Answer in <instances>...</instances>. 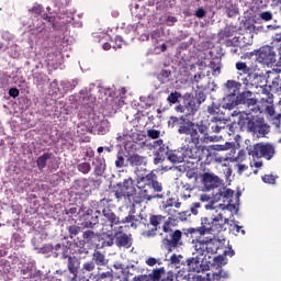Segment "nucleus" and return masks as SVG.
Listing matches in <instances>:
<instances>
[{"label":"nucleus","mask_w":281,"mask_h":281,"mask_svg":"<svg viewBox=\"0 0 281 281\" xmlns=\"http://www.w3.org/2000/svg\"><path fill=\"white\" fill-rule=\"evenodd\" d=\"M204 207L205 210H210L211 217H203L201 220L202 227L190 229V234H200V238H203L205 234H212V232H216L217 234L225 232L227 225H229V218L238 212L236 204L231 203L216 204L215 202H210Z\"/></svg>","instance_id":"f257e3e1"},{"label":"nucleus","mask_w":281,"mask_h":281,"mask_svg":"<svg viewBox=\"0 0 281 281\" xmlns=\"http://www.w3.org/2000/svg\"><path fill=\"white\" fill-rule=\"evenodd\" d=\"M193 254L192 257L187 259V267L189 271L194 273H203L210 270L207 263V254H218L221 251V241L212 239V237H199L193 239Z\"/></svg>","instance_id":"f03ea898"},{"label":"nucleus","mask_w":281,"mask_h":281,"mask_svg":"<svg viewBox=\"0 0 281 281\" xmlns=\"http://www.w3.org/2000/svg\"><path fill=\"white\" fill-rule=\"evenodd\" d=\"M47 13H45V9H43V5L35 3L33 7L29 10V12H32L33 14H38L46 21L47 25H50L52 29L55 32H59V34H65L67 32V24L74 23V10L69 9V4L66 3V5L63 7H47L46 8Z\"/></svg>","instance_id":"7ed1b4c3"},{"label":"nucleus","mask_w":281,"mask_h":281,"mask_svg":"<svg viewBox=\"0 0 281 281\" xmlns=\"http://www.w3.org/2000/svg\"><path fill=\"white\" fill-rule=\"evenodd\" d=\"M95 214L101 215L103 225L101 235L102 247H113L116 236L124 233V226L120 225L122 221H120V217L109 207L102 209L101 213L97 210Z\"/></svg>","instance_id":"20e7f679"},{"label":"nucleus","mask_w":281,"mask_h":281,"mask_svg":"<svg viewBox=\"0 0 281 281\" xmlns=\"http://www.w3.org/2000/svg\"><path fill=\"white\" fill-rule=\"evenodd\" d=\"M142 148H147V150H154V155H156L154 159V164L157 166L164 161V155L167 156L168 161L171 164H183V153L180 149L166 151V145H164V140H153L146 139L140 144Z\"/></svg>","instance_id":"39448f33"},{"label":"nucleus","mask_w":281,"mask_h":281,"mask_svg":"<svg viewBox=\"0 0 281 281\" xmlns=\"http://www.w3.org/2000/svg\"><path fill=\"white\" fill-rule=\"evenodd\" d=\"M137 188L139 190L140 198L135 200V203H144V201H153L155 199H166L164 192V186L161 182L155 179V176L147 175L138 181Z\"/></svg>","instance_id":"423d86ee"},{"label":"nucleus","mask_w":281,"mask_h":281,"mask_svg":"<svg viewBox=\"0 0 281 281\" xmlns=\"http://www.w3.org/2000/svg\"><path fill=\"white\" fill-rule=\"evenodd\" d=\"M182 122L179 123L178 133L179 135H184L182 139H184L186 144H193L194 146H199L201 142L207 143V142H216V138L211 137H201L199 135V130L196 128V124L192 121L186 122V119L183 116L180 119Z\"/></svg>","instance_id":"0eeeda50"},{"label":"nucleus","mask_w":281,"mask_h":281,"mask_svg":"<svg viewBox=\"0 0 281 281\" xmlns=\"http://www.w3.org/2000/svg\"><path fill=\"white\" fill-rule=\"evenodd\" d=\"M203 102H205V94L199 93V97H194L191 93H186L183 105L176 106V111L177 113H183L188 120H192Z\"/></svg>","instance_id":"6e6552de"},{"label":"nucleus","mask_w":281,"mask_h":281,"mask_svg":"<svg viewBox=\"0 0 281 281\" xmlns=\"http://www.w3.org/2000/svg\"><path fill=\"white\" fill-rule=\"evenodd\" d=\"M119 189L115 191V196L119 201H128L135 207V205H139V203L135 201H139L142 199V194L137 196V189H135V184H133V178H127L123 181V183L117 184Z\"/></svg>","instance_id":"1a4fd4ad"},{"label":"nucleus","mask_w":281,"mask_h":281,"mask_svg":"<svg viewBox=\"0 0 281 281\" xmlns=\"http://www.w3.org/2000/svg\"><path fill=\"white\" fill-rule=\"evenodd\" d=\"M235 67L238 71L237 80H239V85L241 82V85L246 86V89H254V87L258 89V85L254 80H260V76L252 74L251 68L246 63L238 61Z\"/></svg>","instance_id":"9d476101"},{"label":"nucleus","mask_w":281,"mask_h":281,"mask_svg":"<svg viewBox=\"0 0 281 281\" xmlns=\"http://www.w3.org/2000/svg\"><path fill=\"white\" fill-rule=\"evenodd\" d=\"M241 83L234 80H228L225 83V90L228 94H226L223 98V109H227L228 111H232L234 106H238V95H236V92L238 89H240Z\"/></svg>","instance_id":"9b49d317"},{"label":"nucleus","mask_w":281,"mask_h":281,"mask_svg":"<svg viewBox=\"0 0 281 281\" xmlns=\"http://www.w3.org/2000/svg\"><path fill=\"white\" fill-rule=\"evenodd\" d=\"M246 150L252 159H260L263 157L265 159H272L273 155H276V148L271 144H256L252 146H247Z\"/></svg>","instance_id":"f8f14e48"},{"label":"nucleus","mask_w":281,"mask_h":281,"mask_svg":"<svg viewBox=\"0 0 281 281\" xmlns=\"http://www.w3.org/2000/svg\"><path fill=\"white\" fill-rule=\"evenodd\" d=\"M215 265H217L216 270H212L207 272L206 274H200L195 276L193 278V281H223L225 278H227V272L223 271V257H216L215 258Z\"/></svg>","instance_id":"ddd939ff"},{"label":"nucleus","mask_w":281,"mask_h":281,"mask_svg":"<svg viewBox=\"0 0 281 281\" xmlns=\"http://www.w3.org/2000/svg\"><path fill=\"white\" fill-rule=\"evenodd\" d=\"M212 133H227V135H234V126L229 124V120L225 116H213L209 124Z\"/></svg>","instance_id":"4468645a"},{"label":"nucleus","mask_w":281,"mask_h":281,"mask_svg":"<svg viewBox=\"0 0 281 281\" xmlns=\"http://www.w3.org/2000/svg\"><path fill=\"white\" fill-rule=\"evenodd\" d=\"M111 130V124L104 116H93L90 120V131L97 135H106Z\"/></svg>","instance_id":"2eb2a0df"},{"label":"nucleus","mask_w":281,"mask_h":281,"mask_svg":"<svg viewBox=\"0 0 281 281\" xmlns=\"http://www.w3.org/2000/svg\"><path fill=\"white\" fill-rule=\"evenodd\" d=\"M237 104H244V106H247L248 113H258L260 109H258V100L254 98V92L252 91H245L240 94L237 95Z\"/></svg>","instance_id":"dca6fc26"},{"label":"nucleus","mask_w":281,"mask_h":281,"mask_svg":"<svg viewBox=\"0 0 281 281\" xmlns=\"http://www.w3.org/2000/svg\"><path fill=\"white\" fill-rule=\"evenodd\" d=\"M263 121V119L254 117V115H251V112L246 113V116L239 117L240 126H243V128H247L249 133L254 134H256Z\"/></svg>","instance_id":"f3484780"},{"label":"nucleus","mask_w":281,"mask_h":281,"mask_svg":"<svg viewBox=\"0 0 281 281\" xmlns=\"http://www.w3.org/2000/svg\"><path fill=\"white\" fill-rule=\"evenodd\" d=\"M256 58L261 65H273L276 63V50L271 46H263L256 52Z\"/></svg>","instance_id":"a211bd4d"},{"label":"nucleus","mask_w":281,"mask_h":281,"mask_svg":"<svg viewBox=\"0 0 281 281\" xmlns=\"http://www.w3.org/2000/svg\"><path fill=\"white\" fill-rule=\"evenodd\" d=\"M95 102V97L93 94L89 95L87 90H81L79 93L78 104L86 109V113H91L93 111V103Z\"/></svg>","instance_id":"6ab92c4d"},{"label":"nucleus","mask_w":281,"mask_h":281,"mask_svg":"<svg viewBox=\"0 0 281 281\" xmlns=\"http://www.w3.org/2000/svg\"><path fill=\"white\" fill-rule=\"evenodd\" d=\"M232 196H234V190L222 188L218 190L217 193L214 194L213 200L210 203H215V205H218L220 201H223L225 203V200L228 201V203L232 204ZM227 203V205H228Z\"/></svg>","instance_id":"aec40b11"},{"label":"nucleus","mask_w":281,"mask_h":281,"mask_svg":"<svg viewBox=\"0 0 281 281\" xmlns=\"http://www.w3.org/2000/svg\"><path fill=\"white\" fill-rule=\"evenodd\" d=\"M202 183L207 192L210 190H214V188H218V184L221 183V179L214 175V173H204L202 176Z\"/></svg>","instance_id":"412c9836"},{"label":"nucleus","mask_w":281,"mask_h":281,"mask_svg":"<svg viewBox=\"0 0 281 281\" xmlns=\"http://www.w3.org/2000/svg\"><path fill=\"white\" fill-rule=\"evenodd\" d=\"M265 111H266L272 126H274V128H277V131H280L281 114L276 113V108H273V105L266 106Z\"/></svg>","instance_id":"4be33fe9"},{"label":"nucleus","mask_w":281,"mask_h":281,"mask_svg":"<svg viewBox=\"0 0 281 281\" xmlns=\"http://www.w3.org/2000/svg\"><path fill=\"white\" fill-rule=\"evenodd\" d=\"M67 258V267L69 273L72 276V280H76L78 278V269H80V260L76 257L68 256Z\"/></svg>","instance_id":"5701e85b"},{"label":"nucleus","mask_w":281,"mask_h":281,"mask_svg":"<svg viewBox=\"0 0 281 281\" xmlns=\"http://www.w3.org/2000/svg\"><path fill=\"white\" fill-rule=\"evenodd\" d=\"M121 223H130L133 229H137L139 223H142V215H135V211L131 210L128 216L122 220Z\"/></svg>","instance_id":"b1692460"},{"label":"nucleus","mask_w":281,"mask_h":281,"mask_svg":"<svg viewBox=\"0 0 281 281\" xmlns=\"http://www.w3.org/2000/svg\"><path fill=\"white\" fill-rule=\"evenodd\" d=\"M180 149L184 161L186 159H199V148H196V145H194V147H182Z\"/></svg>","instance_id":"393cba45"},{"label":"nucleus","mask_w":281,"mask_h":281,"mask_svg":"<svg viewBox=\"0 0 281 281\" xmlns=\"http://www.w3.org/2000/svg\"><path fill=\"white\" fill-rule=\"evenodd\" d=\"M99 91V100L103 104H109V102H113V90L108 88H97Z\"/></svg>","instance_id":"a878e982"},{"label":"nucleus","mask_w":281,"mask_h":281,"mask_svg":"<svg viewBox=\"0 0 281 281\" xmlns=\"http://www.w3.org/2000/svg\"><path fill=\"white\" fill-rule=\"evenodd\" d=\"M181 236H182L181 231H176L170 234V239H167V244L169 245L170 251H172V249L181 245Z\"/></svg>","instance_id":"bb28decb"},{"label":"nucleus","mask_w":281,"mask_h":281,"mask_svg":"<svg viewBox=\"0 0 281 281\" xmlns=\"http://www.w3.org/2000/svg\"><path fill=\"white\" fill-rule=\"evenodd\" d=\"M92 165L94 166V175L98 177H102L104 175V170H106V162L103 157H97Z\"/></svg>","instance_id":"cd10ccee"},{"label":"nucleus","mask_w":281,"mask_h":281,"mask_svg":"<svg viewBox=\"0 0 281 281\" xmlns=\"http://www.w3.org/2000/svg\"><path fill=\"white\" fill-rule=\"evenodd\" d=\"M116 245L117 247H125V249H130V247L133 245V241L131 236L121 233V235L116 236Z\"/></svg>","instance_id":"c85d7f7f"},{"label":"nucleus","mask_w":281,"mask_h":281,"mask_svg":"<svg viewBox=\"0 0 281 281\" xmlns=\"http://www.w3.org/2000/svg\"><path fill=\"white\" fill-rule=\"evenodd\" d=\"M130 166H146V157L134 154L127 157Z\"/></svg>","instance_id":"c756f323"},{"label":"nucleus","mask_w":281,"mask_h":281,"mask_svg":"<svg viewBox=\"0 0 281 281\" xmlns=\"http://www.w3.org/2000/svg\"><path fill=\"white\" fill-rule=\"evenodd\" d=\"M53 252L55 256H61V258H69V247L63 245V244H57L53 248Z\"/></svg>","instance_id":"7c9ffc66"},{"label":"nucleus","mask_w":281,"mask_h":281,"mask_svg":"<svg viewBox=\"0 0 281 281\" xmlns=\"http://www.w3.org/2000/svg\"><path fill=\"white\" fill-rule=\"evenodd\" d=\"M139 27H142L140 23L123 24V26H121V30H123V32H125L126 34H132V36H134Z\"/></svg>","instance_id":"2f4dec72"},{"label":"nucleus","mask_w":281,"mask_h":281,"mask_svg":"<svg viewBox=\"0 0 281 281\" xmlns=\"http://www.w3.org/2000/svg\"><path fill=\"white\" fill-rule=\"evenodd\" d=\"M92 260L98 265L99 267H104L106 265L108 260L104 254L95 250L92 257Z\"/></svg>","instance_id":"473e14b6"},{"label":"nucleus","mask_w":281,"mask_h":281,"mask_svg":"<svg viewBox=\"0 0 281 281\" xmlns=\"http://www.w3.org/2000/svg\"><path fill=\"white\" fill-rule=\"evenodd\" d=\"M95 43H104L111 41V35L106 32H98L92 34Z\"/></svg>","instance_id":"72a5a7b5"},{"label":"nucleus","mask_w":281,"mask_h":281,"mask_svg":"<svg viewBox=\"0 0 281 281\" xmlns=\"http://www.w3.org/2000/svg\"><path fill=\"white\" fill-rule=\"evenodd\" d=\"M170 76H171L170 70H160L157 74V80H159L161 85H166L167 82H170Z\"/></svg>","instance_id":"f704fd0d"},{"label":"nucleus","mask_w":281,"mask_h":281,"mask_svg":"<svg viewBox=\"0 0 281 281\" xmlns=\"http://www.w3.org/2000/svg\"><path fill=\"white\" fill-rule=\"evenodd\" d=\"M52 159V154L49 153H45L42 156H40L37 158V168L38 170H43V168H45V166H47V160Z\"/></svg>","instance_id":"c9c22d12"},{"label":"nucleus","mask_w":281,"mask_h":281,"mask_svg":"<svg viewBox=\"0 0 281 281\" xmlns=\"http://www.w3.org/2000/svg\"><path fill=\"white\" fill-rule=\"evenodd\" d=\"M207 113L210 115H216L215 117H223L221 115V104L212 103V105L207 106Z\"/></svg>","instance_id":"e433bc0d"},{"label":"nucleus","mask_w":281,"mask_h":281,"mask_svg":"<svg viewBox=\"0 0 281 281\" xmlns=\"http://www.w3.org/2000/svg\"><path fill=\"white\" fill-rule=\"evenodd\" d=\"M267 133H269V125H267L263 121L259 125V128H257V132H255V135H257V137H265Z\"/></svg>","instance_id":"4c0bfd02"},{"label":"nucleus","mask_w":281,"mask_h":281,"mask_svg":"<svg viewBox=\"0 0 281 281\" xmlns=\"http://www.w3.org/2000/svg\"><path fill=\"white\" fill-rule=\"evenodd\" d=\"M128 159L124 158V155H122V153H119L116 156L115 166L117 168H124L128 166Z\"/></svg>","instance_id":"58836bf2"},{"label":"nucleus","mask_w":281,"mask_h":281,"mask_svg":"<svg viewBox=\"0 0 281 281\" xmlns=\"http://www.w3.org/2000/svg\"><path fill=\"white\" fill-rule=\"evenodd\" d=\"M166 273V269L160 268V269H155L150 274L149 278H151V281H160L161 276Z\"/></svg>","instance_id":"ea45409f"},{"label":"nucleus","mask_w":281,"mask_h":281,"mask_svg":"<svg viewBox=\"0 0 281 281\" xmlns=\"http://www.w3.org/2000/svg\"><path fill=\"white\" fill-rule=\"evenodd\" d=\"M77 168L79 172H82V175H89V172H91V164L89 162H81Z\"/></svg>","instance_id":"a19ab883"},{"label":"nucleus","mask_w":281,"mask_h":281,"mask_svg":"<svg viewBox=\"0 0 281 281\" xmlns=\"http://www.w3.org/2000/svg\"><path fill=\"white\" fill-rule=\"evenodd\" d=\"M82 237H83V240H86V243H93V240L98 238V236L93 233V231H86Z\"/></svg>","instance_id":"79ce46f5"},{"label":"nucleus","mask_w":281,"mask_h":281,"mask_svg":"<svg viewBox=\"0 0 281 281\" xmlns=\"http://www.w3.org/2000/svg\"><path fill=\"white\" fill-rule=\"evenodd\" d=\"M180 98H181V93L175 91L168 95L167 101L169 102V104H177Z\"/></svg>","instance_id":"37998d69"},{"label":"nucleus","mask_w":281,"mask_h":281,"mask_svg":"<svg viewBox=\"0 0 281 281\" xmlns=\"http://www.w3.org/2000/svg\"><path fill=\"white\" fill-rule=\"evenodd\" d=\"M98 223H99L98 215H94L91 217V220L85 223V227H87L88 229H93L95 225H98Z\"/></svg>","instance_id":"c03bdc74"},{"label":"nucleus","mask_w":281,"mask_h":281,"mask_svg":"<svg viewBox=\"0 0 281 281\" xmlns=\"http://www.w3.org/2000/svg\"><path fill=\"white\" fill-rule=\"evenodd\" d=\"M135 10H139V5H136ZM135 10H133L132 13L136 14L137 19H143V16H146V14H148L147 8H140L139 12H137Z\"/></svg>","instance_id":"a18cd8bd"},{"label":"nucleus","mask_w":281,"mask_h":281,"mask_svg":"<svg viewBox=\"0 0 281 281\" xmlns=\"http://www.w3.org/2000/svg\"><path fill=\"white\" fill-rule=\"evenodd\" d=\"M77 254H79L80 256H87L89 254V250L87 248H85V241H79L77 244V249H76Z\"/></svg>","instance_id":"49530a36"},{"label":"nucleus","mask_w":281,"mask_h":281,"mask_svg":"<svg viewBox=\"0 0 281 281\" xmlns=\"http://www.w3.org/2000/svg\"><path fill=\"white\" fill-rule=\"evenodd\" d=\"M161 221H164V216L154 215L150 217V225H153V227H157V225H159V223H161Z\"/></svg>","instance_id":"de8ad7c7"},{"label":"nucleus","mask_w":281,"mask_h":281,"mask_svg":"<svg viewBox=\"0 0 281 281\" xmlns=\"http://www.w3.org/2000/svg\"><path fill=\"white\" fill-rule=\"evenodd\" d=\"M211 69H213V76H218L221 74V63H211Z\"/></svg>","instance_id":"09e8293b"},{"label":"nucleus","mask_w":281,"mask_h":281,"mask_svg":"<svg viewBox=\"0 0 281 281\" xmlns=\"http://www.w3.org/2000/svg\"><path fill=\"white\" fill-rule=\"evenodd\" d=\"M137 271V265L130 263L125 268V273L128 276H135V272Z\"/></svg>","instance_id":"8fccbe9b"},{"label":"nucleus","mask_w":281,"mask_h":281,"mask_svg":"<svg viewBox=\"0 0 281 281\" xmlns=\"http://www.w3.org/2000/svg\"><path fill=\"white\" fill-rule=\"evenodd\" d=\"M247 159V153L245 151V149H241L238 151L237 157L235 158V161H237V164H240V161H245Z\"/></svg>","instance_id":"3c124183"},{"label":"nucleus","mask_w":281,"mask_h":281,"mask_svg":"<svg viewBox=\"0 0 281 281\" xmlns=\"http://www.w3.org/2000/svg\"><path fill=\"white\" fill-rule=\"evenodd\" d=\"M162 207L166 212H172L170 207H175V199L167 200Z\"/></svg>","instance_id":"603ef678"},{"label":"nucleus","mask_w":281,"mask_h":281,"mask_svg":"<svg viewBox=\"0 0 281 281\" xmlns=\"http://www.w3.org/2000/svg\"><path fill=\"white\" fill-rule=\"evenodd\" d=\"M203 78H205V75H203L202 72H198L191 79V82H192V85H199L201 82V80H203Z\"/></svg>","instance_id":"864d4df0"},{"label":"nucleus","mask_w":281,"mask_h":281,"mask_svg":"<svg viewBox=\"0 0 281 281\" xmlns=\"http://www.w3.org/2000/svg\"><path fill=\"white\" fill-rule=\"evenodd\" d=\"M201 207V203L200 202H194L191 207H190V214H193L194 216H196V214H199V209Z\"/></svg>","instance_id":"5fc2aeb1"},{"label":"nucleus","mask_w":281,"mask_h":281,"mask_svg":"<svg viewBox=\"0 0 281 281\" xmlns=\"http://www.w3.org/2000/svg\"><path fill=\"white\" fill-rule=\"evenodd\" d=\"M165 23L169 27H172V25H175V23H177V18L172 16V15H167V16H165Z\"/></svg>","instance_id":"6e6d98bb"},{"label":"nucleus","mask_w":281,"mask_h":281,"mask_svg":"<svg viewBox=\"0 0 281 281\" xmlns=\"http://www.w3.org/2000/svg\"><path fill=\"white\" fill-rule=\"evenodd\" d=\"M259 16L262 21H271V19H273V13H271L270 11H265L261 12Z\"/></svg>","instance_id":"4d7b16f0"},{"label":"nucleus","mask_w":281,"mask_h":281,"mask_svg":"<svg viewBox=\"0 0 281 281\" xmlns=\"http://www.w3.org/2000/svg\"><path fill=\"white\" fill-rule=\"evenodd\" d=\"M115 45L113 46L114 49H120L122 48V45H124V40H122V36L116 35L114 38Z\"/></svg>","instance_id":"13d9d810"},{"label":"nucleus","mask_w":281,"mask_h":281,"mask_svg":"<svg viewBox=\"0 0 281 281\" xmlns=\"http://www.w3.org/2000/svg\"><path fill=\"white\" fill-rule=\"evenodd\" d=\"M263 183L273 184L276 183V177L273 175H266L262 177Z\"/></svg>","instance_id":"bf43d9fd"},{"label":"nucleus","mask_w":281,"mask_h":281,"mask_svg":"<svg viewBox=\"0 0 281 281\" xmlns=\"http://www.w3.org/2000/svg\"><path fill=\"white\" fill-rule=\"evenodd\" d=\"M147 135H148V137H150V139H157V138H159V135H161V132H159L157 130H149V131H147Z\"/></svg>","instance_id":"052dcab7"},{"label":"nucleus","mask_w":281,"mask_h":281,"mask_svg":"<svg viewBox=\"0 0 281 281\" xmlns=\"http://www.w3.org/2000/svg\"><path fill=\"white\" fill-rule=\"evenodd\" d=\"M78 214H83V216H92L93 210L82 206L79 209Z\"/></svg>","instance_id":"680f3d73"},{"label":"nucleus","mask_w":281,"mask_h":281,"mask_svg":"<svg viewBox=\"0 0 281 281\" xmlns=\"http://www.w3.org/2000/svg\"><path fill=\"white\" fill-rule=\"evenodd\" d=\"M235 168L238 175H243V172H246V170H248L249 167L247 165L237 164Z\"/></svg>","instance_id":"e2e57ef3"},{"label":"nucleus","mask_w":281,"mask_h":281,"mask_svg":"<svg viewBox=\"0 0 281 281\" xmlns=\"http://www.w3.org/2000/svg\"><path fill=\"white\" fill-rule=\"evenodd\" d=\"M181 258H183V256L172 255L171 258H170L171 265H175V267H178L177 265H179L181 262Z\"/></svg>","instance_id":"0e129e2a"},{"label":"nucleus","mask_w":281,"mask_h":281,"mask_svg":"<svg viewBox=\"0 0 281 281\" xmlns=\"http://www.w3.org/2000/svg\"><path fill=\"white\" fill-rule=\"evenodd\" d=\"M50 89H52L53 93H58V91H60V88H58V80H54L50 83Z\"/></svg>","instance_id":"69168bd1"},{"label":"nucleus","mask_w":281,"mask_h":281,"mask_svg":"<svg viewBox=\"0 0 281 281\" xmlns=\"http://www.w3.org/2000/svg\"><path fill=\"white\" fill-rule=\"evenodd\" d=\"M83 269L86 271H93L95 269V263H93V262H86L83 265Z\"/></svg>","instance_id":"338daca9"},{"label":"nucleus","mask_w":281,"mask_h":281,"mask_svg":"<svg viewBox=\"0 0 281 281\" xmlns=\"http://www.w3.org/2000/svg\"><path fill=\"white\" fill-rule=\"evenodd\" d=\"M133 281H148V276L140 274L133 278Z\"/></svg>","instance_id":"774afa93"}]
</instances>
